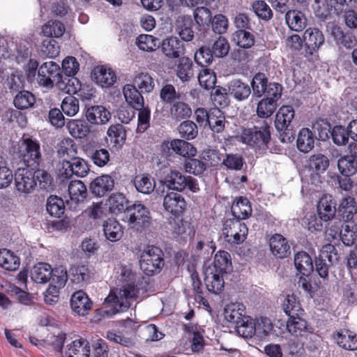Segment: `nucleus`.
Segmentation results:
<instances>
[{"mask_svg":"<svg viewBox=\"0 0 357 357\" xmlns=\"http://www.w3.org/2000/svg\"><path fill=\"white\" fill-rule=\"evenodd\" d=\"M116 272L121 280L128 283L120 288L112 289L105 298L103 305L108 309L105 312L111 315L128 309L139 294V289L134 284L136 275L132 272L130 264H120L116 268Z\"/></svg>","mask_w":357,"mask_h":357,"instance_id":"1","label":"nucleus"},{"mask_svg":"<svg viewBox=\"0 0 357 357\" xmlns=\"http://www.w3.org/2000/svg\"><path fill=\"white\" fill-rule=\"evenodd\" d=\"M52 183V176L45 170L18 168L15 173L16 190L23 195L32 193L37 184L41 189H48Z\"/></svg>","mask_w":357,"mask_h":357,"instance_id":"2","label":"nucleus"},{"mask_svg":"<svg viewBox=\"0 0 357 357\" xmlns=\"http://www.w3.org/2000/svg\"><path fill=\"white\" fill-rule=\"evenodd\" d=\"M40 72L46 70L49 75H51L55 81V86L61 91L68 94H77L83 99L90 100L93 96L92 93H84L82 84L77 78L63 77L59 73V66L54 61H47L40 66Z\"/></svg>","mask_w":357,"mask_h":357,"instance_id":"3","label":"nucleus"},{"mask_svg":"<svg viewBox=\"0 0 357 357\" xmlns=\"http://www.w3.org/2000/svg\"><path fill=\"white\" fill-rule=\"evenodd\" d=\"M270 126L264 121L259 126L243 128L239 132L242 143L256 151H265L271 139Z\"/></svg>","mask_w":357,"mask_h":357,"instance_id":"4","label":"nucleus"},{"mask_svg":"<svg viewBox=\"0 0 357 357\" xmlns=\"http://www.w3.org/2000/svg\"><path fill=\"white\" fill-rule=\"evenodd\" d=\"M164 184L172 190L183 192L186 189L192 193L199 191L198 181L190 176H185L181 171L170 168L164 178Z\"/></svg>","mask_w":357,"mask_h":357,"instance_id":"5","label":"nucleus"},{"mask_svg":"<svg viewBox=\"0 0 357 357\" xmlns=\"http://www.w3.org/2000/svg\"><path fill=\"white\" fill-rule=\"evenodd\" d=\"M139 265L141 270L148 275L159 273L163 265V253L154 246H148L141 255Z\"/></svg>","mask_w":357,"mask_h":357,"instance_id":"6","label":"nucleus"},{"mask_svg":"<svg viewBox=\"0 0 357 357\" xmlns=\"http://www.w3.org/2000/svg\"><path fill=\"white\" fill-rule=\"evenodd\" d=\"M128 225L137 230L147 227L151 222L150 211L141 203H135L129 206L126 214Z\"/></svg>","mask_w":357,"mask_h":357,"instance_id":"7","label":"nucleus"},{"mask_svg":"<svg viewBox=\"0 0 357 357\" xmlns=\"http://www.w3.org/2000/svg\"><path fill=\"white\" fill-rule=\"evenodd\" d=\"M248 229L246 225L239 220L229 219L225 222L222 235L230 244H240L246 238Z\"/></svg>","mask_w":357,"mask_h":357,"instance_id":"8","label":"nucleus"},{"mask_svg":"<svg viewBox=\"0 0 357 357\" xmlns=\"http://www.w3.org/2000/svg\"><path fill=\"white\" fill-rule=\"evenodd\" d=\"M16 152L27 166L38 165L41 155L40 145L36 141L24 137L18 142Z\"/></svg>","mask_w":357,"mask_h":357,"instance_id":"9","label":"nucleus"},{"mask_svg":"<svg viewBox=\"0 0 357 357\" xmlns=\"http://www.w3.org/2000/svg\"><path fill=\"white\" fill-rule=\"evenodd\" d=\"M59 171L60 176L63 178L68 179L73 176L83 178L88 174L89 167L86 160L79 157H74L70 161L63 160L61 162Z\"/></svg>","mask_w":357,"mask_h":357,"instance_id":"10","label":"nucleus"},{"mask_svg":"<svg viewBox=\"0 0 357 357\" xmlns=\"http://www.w3.org/2000/svg\"><path fill=\"white\" fill-rule=\"evenodd\" d=\"M160 149L168 155L174 152L186 158H194L197 153V149L191 143L180 139L164 141L160 145Z\"/></svg>","mask_w":357,"mask_h":357,"instance_id":"11","label":"nucleus"},{"mask_svg":"<svg viewBox=\"0 0 357 357\" xmlns=\"http://www.w3.org/2000/svg\"><path fill=\"white\" fill-rule=\"evenodd\" d=\"M164 210L175 218H178L186 208V202L184 197L176 192H167L163 198Z\"/></svg>","mask_w":357,"mask_h":357,"instance_id":"12","label":"nucleus"},{"mask_svg":"<svg viewBox=\"0 0 357 357\" xmlns=\"http://www.w3.org/2000/svg\"><path fill=\"white\" fill-rule=\"evenodd\" d=\"M325 40L322 32L317 28H308L303 33L306 55L315 56Z\"/></svg>","mask_w":357,"mask_h":357,"instance_id":"13","label":"nucleus"},{"mask_svg":"<svg viewBox=\"0 0 357 357\" xmlns=\"http://www.w3.org/2000/svg\"><path fill=\"white\" fill-rule=\"evenodd\" d=\"M162 54L169 59H178L185 53L183 43L176 36H169L160 44Z\"/></svg>","mask_w":357,"mask_h":357,"instance_id":"14","label":"nucleus"},{"mask_svg":"<svg viewBox=\"0 0 357 357\" xmlns=\"http://www.w3.org/2000/svg\"><path fill=\"white\" fill-rule=\"evenodd\" d=\"M70 306L74 314L85 316L91 310L92 302L85 292L77 291L71 296Z\"/></svg>","mask_w":357,"mask_h":357,"instance_id":"15","label":"nucleus"},{"mask_svg":"<svg viewBox=\"0 0 357 357\" xmlns=\"http://www.w3.org/2000/svg\"><path fill=\"white\" fill-rule=\"evenodd\" d=\"M85 116L91 124L99 126L107 123L111 119L112 114L105 107L102 105H93L86 109Z\"/></svg>","mask_w":357,"mask_h":357,"instance_id":"16","label":"nucleus"},{"mask_svg":"<svg viewBox=\"0 0 357 357\" xmlns=\"http://www.w3.org/2000/svg\"><path fill=\"white\" fill-rule=\"evenodd\" d=\"M92 78L102 87H109L116 80L115 72L107 66H98L92 72Z\"/></svg>","mask_w":357,"mask_h":357,"instance_id":"17","label":"nucleus"},{"mask_svg":"<svg viewBox=\"0 0 357 357\" xmlns=\"http://www.w3.org/2000/svg\"><path fill=\"white\" fill-rule=\"evenodd\" d=\"M286 326L288 332L296 337H305L313 332L312 328L304 319L301 318V316L289 318Z\"/></svg>","mask_w":357,"mask_h":357,"instance_id":"18","label":"nucleus"},{"mask_svg":"<svg viewBox=\"0 0 357 357\" xmlns=\"http://www.w3.org/2000/svg\"><path fill=\"white\" fill-rule=\"evenodd\" d=\"M114 186V180L108 174H103L94 178L90 183L91 193L97 197H102L111 191Z\"/></svg>","mask_w":357,"mask_h":357,"instance_id":"19","label":"nucleus"},{"mask_svg":"<svg viewBox=\"0 0 357 357\" xmlns=\"http://www.w3.org/2000/svg\"><path fill=\"white\" fill-rule=\"evenodd\" d=\"M213 270L215 269L206 268L204 281L208 290L218 294L223 290L225 286V274Z\"/></svg>","mask_w":357,"mask_h":357,"instance_id":"20","label":"nucleus"},{"mask_svg":"<svg viewBox=\"0 0 357 357\" xmlns=\"http://www.w3.org/2000/svg\"><path fill=\"white\" fill-rule=\"evenodd\" d=\"M128 204L129 201L123 193L115 192L109 195L105 205L111 213L118 215L128 211Z\"/></svg>","mask_w":357,"mask_h":357,"instance_id":"21","label":"nucleus"},{"mask_svg":"<svg viewBox=\"0 0 357 357\" xmlns=\"http://www.w3.org/2000/svg\"><path fill=\"white\" fill-rule=\"evenodd\" d=\"M225 319L232 324H239L245 318V307L238 302L230 303L224 309Z\"/></svg>","mask_w":357,"mask_h":357,"instance_id":"22","label":"nucleus"},{"mask_svg":"<svg viewBox=\"0 0 357 357\" xmlns=\"http://www.w3.org/2000/svg\"><path fill=\"white\" fill-rule=\"evenodd\" d=\"M295 116V111L291 105H283L279 108L275 120V126L278 130H286Z\"/></svg>","mask_w":357,"mask_h":357,"instance_id":"23","label":"nucleus"},{"mask_svg":"<svg viewBox=\"0 0 357 357\" xmlns=\"http://www.w3.org/2000/svg\"><path fill=\"white\" fill-rule=\"evenodd\" d=\"M333 250V245L330 243L324 245L320 250L319 259L315 261L316 271L323 278H326L328 274V267L325 260L327 259L331 263L333 262L331 253Z\"/></svg>","mask_w":357,"mask_h":357,"instance_id":"24","label":"nucleus"},{"mask_svg":"<svg viewBox=\"0 0 357 357\" xmlns=\"http://www.w3.org/2000/svg\"><path fill=\"white\" fill-rule=\"evenodd\" d=\"M90 347L89 342L84 339L72 342L67 346L63 357H89Z\"/></svg>","mask_w":357,"mask_h":357,"instance_id":"25","label":"nucleus"},{"mask_svg":"<svg viewBox=\"0 0 357 357\" xmlns=\"http://www.w3.org/2000/svg\"><path fill=\"white\" fill-rule=\"evenodd\" d=\"M319 217L324 222L332 219L335 213V206L331 195H325L321 197L317 204Z\"/></svg>","mask_w":357,"mask_h":357,"instance_id":"26","label":"nucleus"},{"mask_svg":"<svg viewBox=\"0 0 357 357\" xmlns=\"http://www.w3.org/2000/svg\"><path fill=\"white\" fill-rule=\"evenodd\" d=\"M269 247L271 252L280 258L285 257L290 253V246L287 239L278 234L270 238Z\"/></svg>","mask_w":357,"mask_h":357,"instance_id":"27","label":"nucleus"},{"mask_svg":"<svg viewBox=\"0 0 357 357\" xmlns=\"http://www.w3.org/2000/svg\"><path fill=\"white\" fill-rule=\"evenodd\" d=\"M102 227L104 236L110 242H117L123 236V226L115 219H108Z\"/></svg>","mask_w":357,"mask_h":357,"instance_id":"28","label":"nucleus"},{"mask_svg":"<svg viewBox=\"0 0 357 357\" xmlns=\"http://www.w3.org/2000/svg\"><path fill=\"white\" fill-rule=\"evenodd\" d=\"M334 340L340 347L344 349L351 351L357 349V336L349 330H340L334 335Z\"/></svg>","mask_w":357,"mask_h":357,"instance_id":"29","label":"nucleus"},{"mask_svg":"<svg viewBox=\"0 0 357 357\" xmlns=\"http://www.w3.org/2000/svg\"><path fill=\"white\" fill-rule=\"evenodd\" d=\"M252 212L249 200L243 197L236 198L231 206V213L236 220H245L251 215Z\"/></svg>","mask_w":357,"mask_h":357,"instance_id":"30","label":"nucleus"},{"mask_svg":"<svg viewBox=\"0 0 357 357\" xmlns=\"http://www.w3.org/2000/svg\"><path fill=\"white\" fill-rule=\"evenodd\" d=\"M285 21L290 29L294 31H303L307 24L305 15L298 10H290L286 13Z\"/></svg>","mask_w":357,"mask_h":357,"instance_id":"31","label":"nucleus"},{"mask_svg":"<svg viewBox=\"0 0 357 357\" xmlns=\"http://www.w3.org/2000/svg\"><path fill=\"white\" fill-rule=\"evenodd\" d=\"M126 102L132 108L139 109L144 105V98L133 84H126L123 88Z\"/></svg>","mask_w":357,"mask_h":357,"instance_id":"32","label":"nucleus"},{"mask_svg":"<svg viewBox=\"0 0 357 357\" xmlns=\"http://www.w3.org/2000/svg\"><path fill=\"white\" fill-rule=\"evenodd\" d=\"M86 193V188L82 181L78 180L72 181L68 185L69 200L68 199L67 202L77 205L84 201Z\"/></svg>","mask_w":357,"mask_h":357,"instance_id":"33","label":"nucleus"},{"mask_svg":"<svg viewBox=\"0 0 357 357\" xmlns=\"http://www.w3.org/2000/svg\"><path fill=\"white\" fill-rule=\"evenodd\" d=\"M69 134L75 139L86 137L90 132V126L81 119H70L66 123Z\"/></svg>","mask_w":357,"mask_h":357,"instance_id":"34","label":"nucleus"},{"mask_svg":"<svg viewBox=\"0 0 357 357\" xmlns=\"http://www.w3.org/2000/svg\"><path fill=\"white\" fill-rule=\"evenodd\" d=\"M339 172L347 177L357 173V155L355 154L347 155L341 157L337 162Z\"/></svg>","mask_w":357,"mask_h":357,"instance_id":"35","label":"nucleus"},{"mask_svg":"<svg viewBox=\"0 0 357 357\" xmlns=\"http://www.w3.org/2000/svg\"><path fill=\"white\" fill-rule=\"evenodd\" d=\"M231 268V259L230 254L225 250H219L214 256L212 266L208 268H214L215 271H218L226 274Z\"/></svg>","mask_w":357,"mask_h":357,"instance_id":"36","label":"nucleus"},{"mask_svg":"<svg viewBox=\"0 0 357 357\" xmlns=\"http://www.w3.org/2000/svg\"><path fill=\"white\" fill-rule=\"evenodd\" d=\"M52 268L47 263L36 264L31 271V279L37 283H46L51 279Z\"/></svg>","mask_w":357,"mask_h":357,"instance_id":"37","label":"nucleus"},{"mask_svg":"<svg viewBox=\"0 0 357 357\" xmlns=\"http://www.w3.org/2000/svg\"><path fill=\"white\" fill-rule=\"evenodd\" d=\"M294 265L297 271L305 276L309 275L313 271L312 259L305 252H298L296 254Z\"/></svg>","mask_w":357,"mask_h":357,"instance_id":"38","label":"nucleus"},{"mask_svg":"<svg viewBox=\"0 0 357 357\" xmlns=\"http://www.w3.org/2000/svg\"><path fill=\"white\" fill-rule=\"evenodd\" d=\"M282 307L289 318L301 316L303 314V310L301 306L300 302L294 294L287 295L284 297L282 303Z\"/></svg>","mask_w":357,"mask_h":357,"instance_id":"39","label":"nucleus"},{"mask_svg":"<svg viewBox=\"0 0 357 357\" xmlns=\"http://www.w3.org/2000/svg\"><path fill=\"white\" fill-rule=\"evenodd\" d=\"M20 265V259L8 249L0 250V266L7 271H15Z\"/></svg>","mask_w":357,"mask_h":357,"instance_id":"40","label":"nucleus"},{"mask_svg":"<svg viewBox=\"0 0 357 357\" xmlns=\"http://www.w3.org/2000/svg\"><path fill=\"white\" fill-rule=\"evenodd\" d=\"M133 182L137 191L146 195H149L153 192L155 187L154 178L149 174L137 175Z\"/></svg>","mask_w":357,"mask_h":357,"instance_id":"41","label":"nucleus"},{"mask_svg":"<svg viewBox=\"0 0 357 357\" xmlns=\"http://www.w3.org/2000/svg\"><path fill=\"white\" fill-rule=\"evenodd\" d=\"M208 123L211 129L214 132H222L225 127V118L222 111L214 107L209 110V116H208Z\"/></svg>","mask_w":357,"mask_h":357,"instance_id":"42","label":"nucleus"},{"mask_svg":"<svg viewBox=\"0 0 357 357\" xmlns=\"http://www.w3.org/2000/svg\"><path fill=\"white\" fill-rule=\"evenodd\" d=\"M314 137L312 131L308 128H302L297 138V147L303 152L308 153L314 147Z\"/></svg>","mask_w":357,"mask_h":357,"instance_id":"43","label":"nucleus"},{"mask_svg":"<svg viewBox=\"0 0 357 357\" xmlns=\"http://www.w3.org/2000/svg\"><path fill=\"white\" fill-rule=\"evenodd\" d=\"M134 86L137 87L142 93L151 92L155 86L153 77L148 73L140 72L135 75L133 78Z\"/></svg>","mask_w":357,"mask_h":357,"instance_id":"44","label":"nucleus"},{"mask_svg":"<svg viewBox=\"0 0 357 357\" xmlns=\"http://www.w3.org/2000/svg\"><path fill=\"white\" fill-rule=\"evenodd\" d=\"M229 91L238 100L247 99L251 92L248 84L239 79H235L230 82Z\"/></svg>","mask_w":357,"mask_h":357,"instance_id":"45","label":"nucleus"},{"mask_svg":"<svg viewBox=\"0 0 357 357\" xmlns=\"http://www.w3.org/2000/svg\"><path fill=\"white\" fill-rule=\"evenodd\" d=\"M160 40L157 37L149 34H141L136 39V45L140 50L151 52L160 47Z\"/></svg>","mask_w":357,"mask_h":357,"instance_id":"46","label":"nucleus"},{"mask_svg":"<svg viewBox=\"0 0 357 357\" xmlns=\"http://www.w3.org/2000/svg\"><path fill=\"white\" fill-rule=\"evenodd\" d=\"M339 212L346 222H352L354 215L357 213L354 199L351 197L342 199L339 206Z\"/></svg>","mask_w":357,"mask_h":357,"instance_id":"47","label":"nucleus"},{"mask_svg":"<svg viewBox=\"0 0 357 357\" xmlns=\"http://www.w3.org/2000/svg\"><path fill=\"white\" fill-rule=\"evenodd\" d=\"M107 135L116 149L121 147L125 143L126 133L121 124L112 125L107 130Z\"/></svg>","mask_w":357,"mask_h":357,"instance_id":"48","label":"nucleus"},{"mask_svg":"<svg viewBox=\"0 0 357 357\" xmlns=\"http://www.w3.org/2000/svg\"><path fill=\"white\" fill-rule=\"evenodd\" d=\"M207 165L202 160L188 158L183 162V169L188 174L201 176L206 170Z\"/></svg>","mask_w":357,"mask_h":357,"instance_id":"49","label":"nucleus"},{"mask_svg":"<svg viewBox=\"0 0 357 357\" xmlns=\"http://www.w3.org/2000/svg\"><path fill=\"white\" fill-rule=\"evenodd\" d=\"M192 62L187 57L179 60L176 67V75L183 82H188L193 76Z\"/></svg>","mask_w":357,"mask_h":357,"instance_id":"50","label":"nucleus"},{"mask_svg":"<svg viewBox=\"0 0 357 357\" xmlns=\"http://www.w3.org/2000/svg\"><path fill=\"white\" fill-rule=\"evenodd\" d=\"M185 329L190 335H192V351H199L204 346V330L200 326L193 324L186 325Z\"/></svg>","mask_w":357,"mask_h":357,"instance_id":"51","label":"nucleus"},{"mask_svg":"<svg viewBox=\"0 0 357 357\" xmlns=\"http://www.w3.org/2000/svg\"><path fill=\"white\" fill-rule=\"evenodd\" d=\"M273 324L267 317H260L255 320V337L264 340L268 337L273 331Z\"/></svg>","mask_w":357,"mask_h":357,"instance_id":"52","label":"nucleus"},{"mask_svg":"<svg viewBox=\"0 0 357 357\" xmlns=\"http://www.w3.org/2000/svg\"><path fill=\"white\" fill-rule=\"evenodd\" d=\"M65 26L63 23L56 20L48 21L43 26L42 32L47 37L59 38L63 35Z\"/></svg>","mask_w":357,"mask_h":357,"instance_id":"53","label":"nucleus"},{"mask_svg":"<svg viewBox=\"0 0 357 357\" xmlns=\"http://www.w3.org/2000/svg\"><path fill=\"white\" fill-rule=\"evenodd\" d=\"M169 114L173 119H182L190 116L192 109L187 103L181 101H175L170 107Z\"/></svg>","mask_w":357,"mask_h":357,"instance_id":"54","label":"nucleus"},{"mask_svg":"<svg viewBox=\"0 0 357 357\" xmlns=\"http://www.w3.org/2000/svg\"><path fill=\"white\" fill-rule=\"evenodd\" d=\"M356 231L357 225L354 222H347L340 234L342 243L347 246L352 245L357 237Z\"/></svg>","mask_w":357,"mask_h":357,"instance_id":"55","label":"nucleus"},{"mask_svg":"<svg viewBox=\"0 0 357 357\" xmlns=\"http://www.w3.org/2000/svg\"><path fill=\"white\" fill-rule=\"evenodd\" d=\"M234 42L240 47L248 49L255 44L254 36L243 29L236 31L233 34Z\"/></svg>","mask_w":357,"mask_h":357,"instance_id":"56","label":"nucleus"},{"mask_svg":"<svg viewBox=\"0 0 357 357\" xmlns=\"http://www.w3.org/2000/svg\"><path fill=\"white\" fill-rule=\"evenodd\" d=\"M277 104L271 98H263L257 104V114L260 118L267 119L275 111Z\"/></svg>","mask_w":357,"mask_h":357,"instance_id":"57","label":"nucleus"},{"mask_svg":"<svg viewBox=\"0 0 357 357\" xmlns=\"http://www.w3.org/2000/svg\"><path fill=\"white\" fill-rule=\"evenodd\" d=\"M57 153L60 156L73 158L77 153V146L71 138H64L59 144Z\"/></svg>","mask_w":357,"mask_h":357,"instance_id":"58","label":"nucleus"},{"mask_svg":"<svg viewBox=\"0 0 357 357\" xmlns=\"http://www.w3.org/2000/svg\"><path fill=\"white\" fill-rule=\"evenodd\" d=\"M65 210L64 202L57 196H50L47 202V211L52 216L61 217Z\"/></svg>","mask_w":357,"mask_h":357,"instance_id":"59","label":"nucleus"},{"mask_svg":"<svg viewBox=\"0 0 357 357\" xmlns=\"http://www.w3.org/2000/svg\"><path fill=\"white\" fill-rule=\"evenodd\" d=\"M252 9L255 15L260 19L268 21L273 17V12L270 6L262 0H257L252 3Z\"/></svg>","mask_w":357,"mask_h":357,"instance_id":"60","label":"nucleus"},{"mask_svg":"<svg viewBox=\"0 0 357 357\" xmlns=\"http://www.w3.org/2000/svg\"><path fill=\"white\" fill-rule=\"evenodd\" d=\"M253 94L257 97H261L266 92L268 85V79L265 74L257 73L251 82Z\"/></svg>","mask_w":357,"mask_h":357,"instance_id":"61","label":"nucleus"},{"mask_svg":"<svg viewBox=\"0 0 357 357\" xmlns=\"http://www.w3.org/2000/svg\"><path fill=\"white\" fill-rule=\"evenodd\" d=\"M332 35L337 45H342L347 49L351 48L356 43L355 38L350 34L344 33L340 27L333 28Z\"/></svg>","mask_w":357,"mask_h":357,"instance_id":"62","label":"nucleus"},{"mask_svg":"<svg viewBox=\"0 0 357 357\" xmlns=\"http://www.w3.org/2000/svg\"><path fill=\"white\" fill-rule=\"evenodd\" d=\"M15 106L20 109H25L31 107L35 102V98L29 91H23L18 93L13 100Z\"/></svg>","mask_w":357,"mask_h":357,"instance_id":"63","label":"nucleus"},{"mask_svg":"<svg viewBox=\"0 0 357 357\" xmlns=\"http://www.w3.org/2000/svg\"><path fill=\"white\" fill-rule=\"evenodd\" d=\"M190 24V21L185 18L177 20L176 31L183 40L190 41L193 39L194 33Z\"/></svg>","mask_w":357,"mask_h":357,"instance_id":"64","label":"nucleus"}]
</instances>
